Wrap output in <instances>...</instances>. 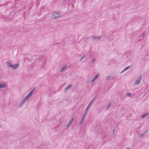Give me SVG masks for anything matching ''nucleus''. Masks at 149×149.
<instances>
[{"mask_svg": "<svg viewBox=\"0 0 149 149\" xmlns=\"http://www.w3.org/2000/svg\"><path fill=\"white\" fill-rule=\"evenodd\" d=\"M97 98V96L96 95L94 98H93L92 100L90 101V103L88 104V106L86 107V109L88 110L89 108L90 107L91 105L92 104V103L94 102L95 100Z\"/></svg>", "mask_w": 149, "mask_h": 149, "instance_id": "f257e3e1", "label": "nucleus"}, {"mask_svg": "<svg viewBox=\"0 0 149 149\" xmlns=\"http://www.w3.org/2000/svg\"><path fill=\"white\" fill-rule=\"evenodd\" d=\"M142 78V76L140 75L138 77L137 80L133 84L134 86H136L140 83Z\"/></svg>", "mask_w": 149, "mask_h": 149, "instance_id": "f03ea898", "label": "nucleus"}, {"mask_svg": "<svg viewBox=\"0 0 149 149\" xmlns=\"http://www.w3.org/2000/svg\"><path fill=\"white\" fill-rule=\"evenodd\" d=\"M61 15V14L60 13H54L52 15L53 18H56Z\"/></svg>", "mask_w": 149, "mask_h": 149, "instance_id": "7ed1b4c3", "label": "nucleus"}, {"mask_svg": "<svg viewBox=\"0 0 149 149\" xmlns=\"http://www.w3.org/2000/svg\"><path fill=\"white\" fill-rule=\"evenodd\" d=\"M91 38L92 39L93 41L98 40L100 39L101 38V37L95 36H92Z\"/></svg>", "mask_w": 149, "mask_h": 149, "instance_id": "20e7f679", "label": "nucleus"}, {"mask_svg": "<svg viewBox=\"0 0 149 149\" xmlns=\"http://www.w3.org/2000/svg\"><path fill=\"white\" fill-rule=\"evenodd\" d=\"M19 66V64L18 63H17L14 65H12L11 67L13 69H15L17 68Z\"/></svg>", "mask_w": 149, "mask_h": 149, "instance_id": "39448f33", "label": "nucleus"}, {"mask_svg": "<svg viewBox=\"0 0 149 149\" xmlns=\"http://www.w3.org/2000/svg\"><path fill=\"white\" fill-rule=\"evenodd\" d=\"M74 120V118H72L69 121V123H68V125H67V127L68 128H69L70 127L72 123L73 122V120Z\"/></svg>", "mask_w": 149, "mask_h": 149, "instance_id": "423d86ee", "label": "nucleus"}, {"mask_svg": "<svg viewBox=\"0 0 149 149\" xmlns=\"http://www.w3.org/2000/svg\"><path fill=\"white\" fill-rule=\"evenodd\" d=\"M67 68V65H65L63 66L60 69V72H62Z\"/></svg>", "mask_w": 149, "mask_h": 149, "instance_id": "0eeeda50", "label": "nucleus"}, {"mask_svg": "<svg viewBox=\"0 0 149 149\" xmlns=\"http://www.w3.org/2000/svg\"><path fill=\"white\" fill-rule=\"evenodd\" d=\"M6 87V85L4 84H0V89L5 88Z\"/></svg>", "mask_w": 149, "mask_h": 149, "instance_id": "6e6552de", "label": "nucleus"}, {"mask_svg": "<svg viewBox=\"0 0 149 149\" xmlns=\"http://www.w3.org/2000/svg\"><path fill=\"white\" fill-rule=\"evenodd\" d=\"M88 111V110L86 109V110L84 112V113L83 114L82 118H85V117H86V116L87 115Z\"/></svg>", "mask_w": 149, "mask_h": 149, "instance_id": "1a4fd4ad", "label": "nucleus"}, {"mask_svg": "<svg viewBox=\"0 0 149 149\" xmlns=\"http://www.w3.org/2000/svg\"><path fill=\"white\" fill-rule=\"evenodd\" d=\"M36 89V88H34L33 89H32L29 93L28 94L30 96L34 92Z\"/></svg>", "mask_w": 149, "mask_h": 149, "instance_id": "9d476101", "label": "nucleus"}, {"mask_svg": "<svg viewBox=\"0 0 149 149\" xmlns=\"http://www.w3.org/2000/svg\"><path fill=\"white\" fill-rule=\"evenodd\" d=\"M6 63L8 67L9 68L11 67L12 64L10 62L7 61L6 62Z\"/></svg>", "mask_w": 149, "mask_h": 149, "instance_id": "9b49d317", "label": "nucleus"}, {"mask_svg": "<svg viewBox=\"0 0 149 149\" xmlns=\"http://www.w3.org/2000/svg\"><path fill=\"white\" fill-rule=\"evenodd\" d=\"M72 85L71 84H70L69 85H68L65 89V91H67L70 88L72 87Z\"/></svg>", "mask_w": 149, "mask_h": 149, "instance_id": "f8f14e48", "label": "nucleus"}, {"mask_svg": "<svg viewBox=\"0 0 149 149\" xmlns=\"http://www.w3.org/2000/svg\"><path fill=\"white\" fill-rule=\"evenodd\" d=\"M85 119V118H81V119L80 122L79 123V125H81L82 123L84 121V120Z\"/></svg>", "mask_w": 149, "mask_h": 149, "instance_id": "ddd939ff", "label": "nucleus"}, {"mask_svg": "<svg viewBox=\"0 0 149 149\" xmlns=\"http://www.w3.org/2000/svg\"><path fill=\"white\" fill-rule=\"evenodd\" d=\"M148 131V130L145 131L143 133L141 134V137H142L145 134H146L147 133V132Z\"/></svg>", "mask_w": 149, "mask_h": 149, "instance_id": "4468645a", "label": "nucleus"}, {"mask_svg": "<svg viewBox=\"0 0 149 149\" xmlns=\"http://www.w3.org/2000/svg\"><path fill=\"white\" fill-rule=\"evenodd\" d=\"M148 114V113H145L141 116V117L144 118Z\"/></svg>", "mask_w": 149, "mask_h": 149, "instance_id": "2eb2a0df", "label": "nucleus"}, {"mask_svg": "<svg viewBox=\"0 0 149 149\" xmlns=\"http://www.w3.org/2000/svg\"><path fill=\"white\" fill-rule=\"evenodd\" d=\"M100 75V74H97L94 77V79L95 80Z\"/></svg>", "mask_w": 149, "mask_h": 149, "instance_id": "dca6fc26", "label": "nucleus"}, {"mask_svg": "<svg viewBox=\"0 0 149 149\" xmlns=\"http://www.w3.org/2000/svg\"><path fill=\"white\" fill-rule=\"evenodd\" d=\"M111 103L109 104V105H108V106L106 108V110L108 109H109V108L111 106Z\"/></svg>", "mask_w": 149, "mask_h": 149, "instance_id": "f3484780", "label": "nucleus"}, {"mask_svg": "<svg viewBox=\"0 0 149 149\" xmlns=\"http://www.w3.org/2000/svg\"><path fill=\"white\" fill-rule=\"evenodd\" d=\"M26 102V101L23 99V100L20 103L23 105Z\"/></svg>", "mask_w": 149, "mask_h": 149, "instance_id": "a211bd4d", "label": "nucleus"}, {"mask_svg": "<svg viewBox=\"0 0 149 149\" xmlns=\"http://www.w3.org/2000/svg\"><path fill=\"white\" fill-rule=\"evenodd\" d=\"M110 76L109 75L105 77V79L106 80H109L110 79Z\"/></svg>", "mask_w": 149, "mask_h": 149, "instance_id": "6ab92c4d", "label": "nucleus"}, {"mask_svg": "<svg viewBox=\"0 0 149 149\" xmlns=\"http://www.w3.org/2000/svg\"><path fill=\"white\" fill-rule=\"evenodd\" d=\"M130 67H131L130 66H128L126 67V68H125L124 69V70H125V71H126L127 69H129L130 68Z\"/></svg>", "mask_w": 149, "mask_h": 149, "instance_id": "aec40b11", "label": "nucleus"}, {"mask_svg": "<svg viewBox=\"0 0 149 149\" xmlns=\"http://www.w3.org/2000/svg\"><path fill=\"white\" fill-rule=\"evenodd\" d=\"M86 57V55H84L81 58H80V61H81L84 58H85V57Z\"/></svg>", "mask_w": 149, "mask_h": 149, "instance_id": "412c9836", "label": "nucleus"}, {"mask_svg": "<svg viewBox=\"0 0 149 149\" xmlns=\"http://www.w3.org/2000/svg\"><path fill=\"white\" fill-rule=\"evenodd\" d=\"M95 80L94 79H93L91 80L90 81V83H92L93 82H94L95 81Z\"/></svg>", "mask_w": 149, "mask_h": 149, "instance_id": "4be33fe9", "label": "nucleus"}, {"mask_svg": "<svg viewBox=\"0 0 149 149\" xmlns=\"http://www.w3.org/2000/svg\"><path fill=\"white\" fill-rule=\"evenodd\" d=\"M22 105H23L20 103L18 105V107L20 108V107H21L22 106Z\"/></svg>", "mask_w": 149, "mask_h": 149, "instance_id": "5701e85b", "label": "nucleus"}, {"mask_svg": "<svg viewBox=\"0 0 149 149\" xmlns=\"http://www.w3.org/2000/svg\"><path fill=\"white\" fill-rule=\"evenodd\" d=\"M28 98L26 96L24 98V99L26 101H27V100L28 99Z\"/></svg>", "mask_w": 149, "mask_h": 149, "instance_id": "b1692460", "label": "nucleus"}, {"mask_svg": "<svg viewBox=\"0 0 149 149\" xmlns=\"http://www.w3.org/2000/svg\"><path fill=\"white\" fill-rule=\"evenodd\" d=\"M127 96H131L132 95V94H131L130 93H127Z\"/></svg>", "mask_w": 149, "mask_h": 149, "instance_id": "393cba45", "label": "nucleus"}, {"mask_svg": "<svg viewBox=\"0 0 149 149\" xmlns=\"http://www.w3.org/2000/svg\"><path fill=\"white\" fill-rule=\"evenodd\" d=\"M125 71V70L124 69L120 72V73L121 74V73H123V72H124Z\"/></svg>", "mask_w": 149, "mask_h": 149, "instance_id": "a878e982", "label": "nucleus"}, {"mask_svg": "<svg viewBox=\"0 0 149 149\" xmlns=\"http://www.w3.org/2000/svg\"><path fill=\"white\" fill-rule=\"evenodd\" d=\"M26 96L27 97V98H29L30 97V96L28 94V95Z\"/></svg>", "mask_w": 149, "mask_h": 149, "instance_id": "bb28decb", "label": "nucleus"}, {"mask_svg": "<svg viewBox=\"0 0 149 149\" xmlns=\"http://www.w3.org/2000/svg\"><path fill=\"white\" fill-rule=\"evenodd\" d=\"M95 60H96L95 58L93 60V61L92 62H95Z\"/></svg>", "mask_w": 149, "mask_h": 149, "instance_id": "cd10ccee", "label": "nucleus"}, {"mask_svg": "<svg viewBox=\"0 0 149 149\" xmlns=\"http://www.w3.org/2000/svg\"><path fill=\"white\" fill-rule=\"evenodd\" d=\"M115 131V129H113V132L114 134V133Z\"/></svg>", "mask_w": 149, "mask_h": 149, "instance_id": "c85d7f7f", "label": "nucleus"}, {"mask_svg": "<svg viewBox=\"0 0 149 149\" xmlns=\"http://www.w3.org/2000/svg\"><path fill=\"white\" fill-rule=\"evenodd\" d=\"M145 35V33H144L143 35V36Z\"/></svg>", "mask_w": 149, "mask_h": 149, "instance_id": "c756f323", "label": "nucleus"}, {"mask_svg": "<svg viewBox=\"0 0 149 149\" xmlns=\"http://www.w3.org/2000/svg\"><path fill=\"white\" fill-rule=\"evenodd\" d=\"M127 149H130V148H127Z\"/></svg>", "mask_w": 149, "mask_h": 149, "instance_id": "7c9ffc66", "label": "nucleus"}, {"mask_svg": "<svg viewBox=\"0 0 149 149\" xmlns=\"http://www.w3.org/2000/svg\"><path fill=\"white\" fill-rule=\"evenodd\" d=\"M0 127H1V125H0Z\"/></svg>", "mask_w": 149, "mask_h": 149, "instance_id": "2f4dec72", "label": "nucleus"}]
</instances>
